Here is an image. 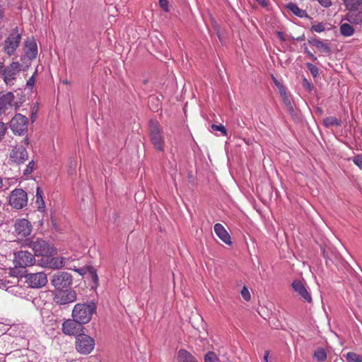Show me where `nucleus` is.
Segmentation results:
<instances>
[{
  "instance_id": "obj_11",
  "label": "nucleus",
  "mask_w": 362,
  "mask_h": 362,
  "mask_svg": "<svg viewBox=\"0 0 362 362\" xmlns=\"http://www.w3.org/2000/svg\"><path fill=\"white\" fill-rule=\"evenodd\" d=\"M33 226L26 218H20L14 223V233L18 238H24L31 234Z\"/></svg>"
},
{
  "instance_id": "obj_13",
  "label": "nucleus",
  "mask_w": 362,
  "mask_h": 362,
  "mask_svg": "<svg viewBox=\"0 0 362 362\" xmlns=\"http://www.w3.org/2000/svg\"><path fill=\"white\" fill-rule=\"evenodd\" d=\"M25 277V282L31 288H41L47 283V275L44 272L27 274Z\"/></svg>"
},
{
  "instance_id": "obj_19",
  "label": "nucleus",
  "mask_w": 362,
  "mask_h": 362,
  "mask_svg": "<svg viewBox=\"0 0 362 362\" xmlns=\"http://www.w3.org/2000/svg\"><path fill=\"white\" fill-rule=\"evenodd\" d=\"M25 56L29 60H33L37 55V46L33 38H28L25 42Z\"/></svg>"
},
{
  "instance_id": "obj_46",
  "label": "nucleus",
  "mask_w": 362,
  "mask_h": 362,
  "mask_svg": "<svg viewBox=\"0 0 362 362\" xmlns=\"http://www.w3.org/2000/svg\"><path fill=\"white\" fill-rule=\"evenodd\" d=\"M303 85L305 88H311V84L310 83L308 82V81L307 79H304L303 80Z\"/></svg>"
},
{
  "instance_id": "obj_16",
  "label": "nucleus",
  "mask_w": 362,
  "mask_h": 362,
  "mask_svg": "<svg viewBox=\"0 0 362 362\" xmlns=\"http://www.w3.org/2000/svg\"><path fill=\"white\" fill-rule=\"evenodd\" d=\"M76 300V293L73 290L57 291L54 301L59 305H66L74 302Z\"/></svg>"
},
{
  "instance_id": "obj_28",
  "label": "nucleus",
  "mask_w": 362,
  "mask_h": 362,
  "mask_svg": "<svg viewBox=\"0 0 362 362\" xmlns=\"http://www.w3.org/2000/svg\"><path fill=\"white\" fill-rule=\"evenodd\" d=\"M42 191L40 187L37 188L36 191V204L37 205V208L41 210L45 208V204L42 198Z\"/></svg>"
},
{
  "instance_id": "obj_33",
  "label": "nucleus",
  "mask_w": 362,
  "mask_h": 362,
  "mask_svg": "<svg viewBox=\"0 0 362 362\" xmlns=\"http://www.w3.org/2000/svg\"><path fill=\"white\" fill-rule=\"evenodd\" d=\"M240 293H241L243 298L245 300L249 301L251 299L250 293L246 286H243V288L241 290Z\"/></svg>"
},
{
  "instance_id": "obj_18",
  "label": "nucleus",
  "mask_w": 362,
  "mask_h": 362,
  "mask_svg": "<svg viewBox=\"0 0 362 362\" xmlns=\"http://www.w3.org/2000/svg\"><path fill=\"white\" fill-rule=\"evenodd\" d=\"M28 158V152L23 146H16L10 153L11 160L18 165L23 163Z\"/></svg>"
},
{
  "instance_id": "obj_25",
  "label": "nucleus",
  "mask_w": 362,
  "mask_h": 362,
  "mask_svg": "<svg viewBox=\"0 0 362 362\" xmlns=\"http://www.w3.org/2000/svg\"><path fill=\"white\" fill-rule=\"evenodd\" d=\"M64 265V258L52 257L47 263V266L52 269H59Z\"/></svg>"
},
{
  "instance_id": "obj_44",
  "label": "nucleus",
  "mask_w": 362,
  "mask_h": 362,
  "mask_svg": "<svg viewBox=\"0 0 362 362\" xmlns=\"http://www.w3.org/2000/svg\"><path fill=\"white\" fill-rule=\"evenodd\" d=\"M305 52L308 54V56L313 60V61H316L317 60V57L313 54L311 53L308 49V48H305Z\"/></svg>"
},
{
  "instance_id": "obj_4",
  "label": "nucleus",
  "mask_w": 362,
  "mask_h": 362,
  "mask_svg": "<svg viewBox=\"0 0 362 362\" xmlns=\"http://www.w3.org/2000/svg\"><path fill=\"white\" fill-rule=\"evenodd\" d=\"M346 9L349 11L348 21L359 24L362 22V0H343Z\"/></svg>"
},
{
  "instance_id": "obj_20",
  "label": "nucleus",
  "mask_w": 362,
  "mask_h": 362,
  "mask_svg": "<svg viewBox=\"0 0 362 362\" xmlns=\"http://www.w3.org/2000/svg\"><path fill=\"white\" fill-rule=\"evenodd\" d=\"M214 232L216 235L226 245L231 244L230 236L221 223H216L214 225Z\"/></svg>"
},
{
  "instance_id": "obj_38",
  "label": "nucleus",
  "mask_w": 362,
  "mask_h": 362,
  "mask_svg": "<svg viewBox=\"0 0 362 362\" xmlns=\"http://www.w3.org/2000/svg\"><path fill=\"white\" fill-rule=\"evenodd\" d=\"M34 165H35V163H34L33 160L30 161L26 167V169L25 170L24 174L28 175V174L31 173L32 171L33 170Z\"/></svg>"
},
{
  "instance_id": "obj_37",
  "label": "nucleus",
  "mask_w": 362,
  "mask_h": 362,
  "mask_svg": "<svg viewBox=\"0 0 362 362\" xmlns=\"http://www.w3.org/2000/svg\"><path fill=\"white\" fill-rule=\"evenodd\" d=\"M169 1L168 0H159L160 6L163 8V10L165 12L169 11L168 6Z\"/></svg>"
},
{
  "instance_id": "obj_42",
  "label": "nucleus",
  "mask_w": 362,
  "mask_h": 362,
  "mask_svg": "<svg viewBox=\"0 0 362 362\" xmlns=\"http://www.w3.org/2000/svg\"><path fill=\"white\" fill-rule=\"evenodd\" d=\"M148 103H155L157 105V106L159 104V100L158 98V97L155 96V95H151L149 97V100H148Z\"/></svg>"
},
{
  "instance_id": "obj_27",
  "label": "nucleus",
  "mask_w": 362,
  "mask_h": 362,
  "mask_svg": "<svg viewBox=\"0 0 362 362\" xmlns=\"http://www.w3.org/2000/svg\"><path fill=\"white\" fill-rule=\"evenodd\" d=\"M344 356L347 362H362V356L355 352H348Z\"/></svg>"
},
{
  "instance_id": "obj_39",
  "label": "nucleus",
  "mask_w": 362,
  "mask_h": 362,
  "mask_svg": "<svg viewBox=\"0 0 362 362\" xmlns=\"http://www.w3.org/2000/svg\"><path fill=\"white\" fill-rule=\"evenodd\" d=\"M318 3L323 7L329 8L332 5V0H317Z\"/></svg>"
},
{
  "instance_id": "obj_23",
  "label": "nucleus",
  "mask_w": 362,
  "mask_h": 362,
  "mask_svg": "<svg viewBox=\"0 0 362 362\" xmlns=\"http://www.w3.org/2000/svg\"><path fill=\"white\" fill-rule=\"evenodd\" d=\"M290 11H291L295 16L299 18H307L308 17V13L305 10L300 8L297 4L290 2L286 6Z\"/></svg>"
},
{
  "instance_id": "obj_53",
  "label": "nucleus",
  "mask_w": 362,
  "mask_h": 362,
  "mask_svg": "<svg viewBox=\"0 0 362 362\" xmlns=\"http://www.w3.org/2000/svg\"><path fill=\"white\" fill-rule=\"evenodd\" d=\"M273 81L277 86H279L281 84L275 77H273Z\"/></svg>"
},
{
  "instance_id": "obj_30",
  "label": "nucleus",
  "mask_w": 362,
  "mask_h": 362,
  "mask_svg": "<svg viewBox=\"0 0 362 362\" xmlns=\"http://www.w3.org/2000/svg\"><path fill=\"white\" fill-rule=\"evenodd\" d=\"M211 132L218 131L222 136H227L228 132L226 127L222 124H213L211 126Z\"/></svg>"
},
{
  "instance_id": "obj_57",
  "label": "nucleus",
  "mask_w": 362,
  "mask_h": 362,
  "mask_svg": "<svg viewBox=\"0 0 362 362\" xmlns=\"http://www.w3.org/2000/svg\"><path fill=\"white\" fill-rule=\"evenodd\" d=\"M4 286H5L4 283H3V282L0 280V288L4 287Z\"/></svg>"
},
{
  "instance_id": "obj_6",
  "label": "nucleus",
  "mask_w": 362,
  "mask_h": 362,
  "mask_svg": "<svg viewBox=\"0 0 362 362\" xmlns=\"http://www.w3.org/2000/svg\"><path fill=\"white\" fill-rule=\"evenodd\" d=\"M95 347V340L91 337L79 334L76 339V349L81 354H90Z\"/></svg>"
},
{
  "instance_id": "obj_41",
  "label": "nucleus",
  "mask_w": 362,
  "mask_h": 362,
  "mask_svg": "<svg viewBox=\"0 0 362 362\" xmlns=\"http://www.w3.org/2000/svg\"><path fill=\"white\" fill-rule=\"evenodd\" d=\"M6 129V125L3 122H0V140H1L2 137L4 136Z\"/></svg>"
},
{
  "instance_id": "obj_34",
  "label": "nucleus",
  "mask_w": 362,
  "mask_h": 362,
  "mask_svg": "<svg viewBox=\"0 0 362 362\" xmlns=\"http://www.w3.org/2000/svg\"><path fill=\"white\" fill-rule=\"evenodd\" d=\"M325 30V25L322 23H319L317 24L313 25L311 27V30L315 31L316 33H321Z\"/></svg>"
},
{
  "instance_id": "obj_8",
  "label": "nucleus",
  "mask_w": 362,
  "mask_h": 362,
  "mask_svg": "<svg viewBox=\"0 0 362 362\" xmlns=\"http://www.w3.org/2000/svg\"><path fill=\"white\" fill-rule=\"evenodd\" d=\"M28 119L24 115H14L10 122L11 129L15 134L23 135L28 131Z\"/></svg>"
},
{
  "instance_id": "obj_49",
  "label": "nucleus",
  "mask_w": 362,
  "mask_h": 362,
  "mask_svg": "<svg viewBox=\"0 0 362 362\" xmlns=\"http://www.w3.org/2000/svg\"><path fill=\"white\" fill-rule=\"evenodd\" d=\"M37 110H38V104L36 103L33 107L32 113L36 112Z\"/></svg>"
},
{
  "instance_id": "obj_48",
  "label": "nucleus",
  "mask_w": 362,
  "mask_h": 362,
  "mask_svg": "<svg viewBox=\"0 0 362 362\" xmlns=\"http://www.w3.org/2000/svg\"><path fill=\"white\" fill-rule=\"evenodd\" d=\"M4 16V10L3 7L0 5V19L3 18Z\"/></svg>"
},
{
  "instance_id": "obj_5",
  "label": "nucleus",
  "mask_w": 362,
  "mask_h": 362,
  "mask_svg": "<svg viewBox=\"0 0 362 362\" xmlns=\"http://www.w3.org/2000/svg\"><path fill=\"white\" fill-rule=\"evenodd\" d=\"M21 40V33H19L18 27L13 28L9 35L4 40V50L8 56L13 55L19 47Z\"/></svg>"
},
{
  "instance_id": "obj_36",
  "label": "nucleus",
  "mask_w": 362,
  "mask_h": 362,
  "mask_svg": "<svg viewBox=\"0 0 362 362\" xmlns=\"http://www.w3.org/2000/svg\"><path fill=\"white\" fill-rule=\"evenodd\" d=\"M88 271H89V274L91 277V279L93 280V281H94L95 284H97L98 281V277L95 269L93 267H90L88 268Z\"/></svg>"
},
{
  "instance_id": "obj_10",
  "label": "nucleus",
  "mask_w": 362,
  "mask_h": 362,
  "mask_svg": "<svg viewBox=\"0 0 362 362\" xmlns=\"http://www.w3.org/2000/svg\"><path fill=\"white\" fill-rule=\"evenodd\" d=\"M35 262V258L30 252L21 250L14 253V263L16 267L25 268L32 266Z\"/></svg>"
},
{
  "instance_id": "obj_12",
  "label": "nucleus",
  "mask_w": 362,
  "mask_h": 362,
  "mask_svg": "<svg viewBox=\"0 0 362 362\" xmlns=\"http://www.w3.org/2000/svg\"><path fill=\"white\" fill-rule=\"evenodd\" d=\"M21 105V103L14 101V95L11 92L0 95V112L6 110L16 112Z\"/></svg>"
},
{
  "instance_id": "obj_43",
  "label": "nucleus",
  "mask_w": 362,
  "mask_h": 362,
  "mask_svg": "<svg viewBox=\"0 0 362 362\" xmlns=\"http://www.w3.org/2000/svg\"><path fill=\"white\" fill-rule=\"evenodd\" d=\"M259 5H260L262 7H267L268 6V3L269 0H255Z\"/></svg>"
},
{
  "instance_id": "obj_32",
  "label": "nucleus",
  "mask_w": 362,
  "mask_h": 362,
  "mask_svg": "<svg viewBox=\"0 0 362 362\" xmlns=\"http://www.w3.org/2000/svg\"><path fill=\"white\" fill-rule=\"evenodd\" d=\"M205 362H218L216 355L214 352H209L205 356Z\"/></svg>"
},
{
  "instance_id": "obj_52",
  "label": "nucleus",
  "mask_w": 362,
  "mask_h": 362,
  "mask_svg": "<svg viewBox=\"0 0 362 362\" xmlns=\"http://www.w3.org/2000/svg\"><path fill=\"white\" fill-rule=\"evenodd\" d=\"M157 107L158 106L156 105V107H151V105H149V107H151V111L153 112H156L158 111V109L157 108Z\"/></svg>"
},
{
  "instance_id": "obj_58",
  "label": "nucleus",
  "mask_w": 362,
  "mask_h": 362,
  "mask_svg": "<svg viewBox=\"0 0 362 362\" xmlns=\"http://www.w3.org/2000/svg\"><path fill=\"white\" fill-rule=\"evenodd\" d=\"M2 181V178L0 177V188H1L3 185Z\"/></svg>"
},
{
  "instance_id": "obj_56",
  "label": "nucleus",
  "mask_w": 362,
  "mask_h": 362,
  "mask_svg": "<svg viewBox=\"0 0 362 362\" xmlns=\"http://www.w3.org/2000/svg\"><path fill=\"white\" fill-rule=\"evenodd\" d=\"M3 63L0 62V73L2 72V69H3Z\"/></svg>"
},
{
  "instance_id": "obj_29",
  "label": "nucleus",
  "mask_w": 362,
  "mask_h": 362,
  "mask_svg": "<svg viewBox=\"0 0 362 362\" xmlns=\"http://www.w3.org/2000/svg\"><path fill=\"white\" fill-rule=\"evenodd\" d=\"M314 358L318 361H324L327 358V353L322 348H318L314 352Z\"/></svg>"
},
{
  "instance_id": "obj_60",
  "label": "nucleus",
  "mask_w": 362,
  "mask_h": 362,
  "mask_svg": "<svg viewBox=\"0 0 362 362\" xmlns=\"http://www.w3.org/2000/svg\"><path fill=\"white\" fill-rule=\"evenodd\" d=\"M36 115H33V114H31V116H32V119H33V122L34 121V119H35V117L33 118V116H35Z\"/></svg>"
},
{
  "instance_id": "obj_26",
  "label": "nucleus",
  "mask_w": 362,
  "mask_h": 362,
  "mask_svg": "<svg viewBox=\"0 0 362 362\" xmlns=\"http://www.w3.org/2000/svg\"><path fill=\"white\" fill-rule=\"evenodd\" d=\"M340 32L342 35L349 37L354 34V30L349 23H342L340 26Z\"/></svg>"
},
{
  "instance_id": "obj_17",
  "label": "nucleus",
  "mask_w": 362,
  "mask_h": 362,
  "mask_svg": "<svg viewBox=\"0 0 362 362\" xmlns=\"http://www.w3.org/2000/svg\"><path fill=\"white\" fill-rule=\"evenodd\" d=\"M291 286L293 291L298 293L304 302L312 303V296L301 281L298 279L294 280L291 284Z\"/></svg>"
},
{
  "instance_id": "obj_21",
  "label": "nucleus",
  "mask_w": 362,
  "mask_h": 362,
  "mask_svg": "<svg viewBox=\"0 0 362 362\" xmlns=\"http://www.w3.org/2000/svg\"><path fill=\"white\" fill-rule=\"evenodd\" d=\"M177 362H197L196 358L185 349H180L177 356Z\"/></svg>"
},
{
  "instance_id": "obj_45",
  "label": "nucleus",
  "mask_w": 362,
  "mask_h": 362,
  "mask_svg": "<svg viewBox=\"0 0 362 362\" xmlns=\"http://www.w3.org/2000/svg\"><path fill=\"white\" fill-rule=\"evenodd\" d=\"M276 35L281 41H286V38L284 37V35L282 32L278 31L276 33Z\"/></svg>"
},
{
  "instance_id": "obj_1",
  "label": "nucleus",
  "mask_w": 362,
  "mask_h": 362,
  "mask_svg": "<svg viewBox=\"0 0 362 362\" xmlns=\"http://www.w3.org/2000/svg\"><path fill=\"white\" fill-rule=\"evenodd\" d=\"M23 245L31 248L35 256L49 257L56 253V249L52 243L40 238L26 239Z\"/></svg>"
},
{
  "instance_id": "obj_24",
  "label": "nucleus",
  "mask_w": 362,
  "mask_h": 362,
  "mask_svg": "<svg viewBox=\"0 0 362 362\" xmlns=\"http://www.w3.org/2000/svg\"><path fill=\"white\" fill-rule=\"evenodd\" d=\"M323 124L327 128H332L334 127H339L341 124V120L334 116L327 117L323 119Z\"/></svg>"
},
{
  "instance_id": "obj_54",
  "label": "nucleus",
  "mask_w": 362,
  "mask_h": 362,
  "mask_svg": "<svg viewBox=\"0 0 362 362\" xmlns=\"http://www.w3.org/2000/svg\"><path fill=\"white\" fill-rule=\"evenodd\" d=\"M71 166L75 167L76 165V160H71Z\"/></svg>"
},
{
  "instance_id": "obj_59",
  "label": "nucleus",
  "mask_w": 362,
  "mask_h": 362,
  "mask_svg": "<svg viewBox=\"0 0 362 362\" xmlns=\"http://www.w3.org/2000/svg\"><path fill=\"white\" fill-rule=\"evenodd\" d=\"M184 112H185V113H186L187 112V105L184 107Z\"/></svg>"
},
{
  "instance_id": "obj_51",
  "label": "nucleus",
  "mask_w": 362,
  "mask_h": 362,
  "mask_svg": "<svg viewBox=\"0 0 362 362\" xmlns=\"http://www.w3.org/2000/svg\"><path fill=\"white\" fill-rule=\"evenodd\" d=\"M295 40H297V41H303V40H305V35H301V36H300V37H297V38H296Z\"/></svg>"
},
{
  "instance_id": "obj_2",
  "label": "nucleus",
  "mask_w": 362,
  "mask_h": 362,
  "mask_svg": "<svg viewBox=\"0 0 362 362\" xmlns=\"http://www.w3.org/2000/svg\"><path fill=\"white\" fill-rule=\"evenodd\" d=\"M148 135L154 148L160 152L164 151L165 138L163 128L156 120L151 119L148 122Z\"/></svg>"
},
{
  "instance_id": "obj_15",
  "label": "nucleus",
  "mask_w": 362,
  "mask_h": 362,
  "mask_svg": "<svg viewBox=\"0 0 362 362\" xmlns=\"http://www.w3.org/2000/svg\"><path fill=\"white\" fill-rule=\"evenodd\" d=\"M83 328V325L74 318L69 319L62 324V331L66 335H78Z\"/></svg>"
},
{
  "instance_id": "obj_47",
  "label": "nucleus",
  "mask_w": 362,
  "mask_h": 362,
  "mask_svg": "<svg viewBox=\"0 0 362 362\" xmlns=\"http://www.w3.org/2000/svg\"><path fill=\"white\" fill-rule=\"evenodd\" d=\"M279 89V91L281 93V94H285L286 93V91H285V89H284V87L280 84L279 86H277Z\"/></svg>"
},
{
  "instance_id": "obj_35",
  "label": "nucleus",
  "mask_w": 362,
  "mask_h": 362,
  "mask_svg": "<svg viewBox=\"0 0 362 362\" xmlns=\"http://www.w3.org/2000/svg\"><path fill=\"white\" fill-rule=\"evenodd\" d=\"M352 160L356 166H358L361 170H362V153L358 154L356 156H354Z\"/></svg>"
},
{
  "instance_id": "obj_7",
  "label": "nucleus",
  "mask_w": 362,
  "mask_h": 362,
  "mask_svg": "<svg viewBox=\"0 0 362 362\" xmlns=\"http://www.w3.org/2000/svg\"><path fill=\"white\" fill-rule=\"evenodd\" d=\"M9 204L16 209H21L28 204V195L23 189H13L9 196Z\"/></svg>"
},
{
  "instance_id": "obj_9",
  "label": "nucleus",
  "mask_w": 362,
  "mask_h": 362,
  "mask_svg": "<svg viewBox=\"0 0 362 362\" xmlns=\"http://www.w3.org/2000/svg\"><path fill=\"white\" fill-rule=\"evenodd\" d=\"M72 276L69 272H57L52 276V284L57 290H64L72 284Z\"/></svg>"
},
{
  "instance_id": "obj_14",
  "label": "nucleus",
  "mask_w": 362,
  "mask_h": 362,
  "mask_svg": "<svg viewBox=\"0 0 362 362\" xmlns=\"http://www.w3.org/2000/svg\"><path fill=\"white\" fill-rule=\"evenodd\" d=\"M21 69V65L18 62H13L5 68L3 73L4 81L7 86H12L17 74Z\"/></svg>"
},
{
  "instance_id": "obj_55",
  "label": "nucleus",
  "mask_w": 362,
  "mask_h": 362,
  "mask_svg": "<svg viewBox=\"0 0 362 362\" xmlns=\"http://www.w3.org/2000/svg\"><path fill=\"white\" fill-rule=\"evenodd\" d=\"M24 142H25V144H28V143H29V139H28V137H25V138L24 139Z\"/></svg>"
},
{
  "instance_id": "obj_22",
  "label": "nucleus",
  "mask_w": 362,
  "mask_h": 362,
  "mask_svg": "<svg viewBox=\"0 0 362 362\" xmlns=\"http://www.w3.org/2000/svg\"><path fill=\"white\" fill-rule=\"evenodd\" d=\"M309 44L316 47L319 50L325 54H329L331 49L329 46L317 38H312L308 40Z\"/></svg>"
},
{
  "instance_id": "obj_3",
  "label": "nucleus",
  "mask_w": 362,
  "mask_h": 362,
  "mask_svg": "<svg viewBox=\"0 0 362 362\" xmlns=\"http://www.w3.org/2000/svg\"><path fill=\"white\" fill-rule=\"evenodd\" d=\"M96 310V305L91 302L88 304L78 303L72 310V317L76 319L83 325L89 322L93 314Z\"/></svg>"
},
{
  "instance_id": "obj_31",
  "label": "nucleus",
  "mask_w": 362,
  "mask_h": 362,
  "mask_svg": "<svg viewBox=\"0 0 362 362\" xmlns=\"http://www.w3.org/2000/svg\"><path fill=\"white\" fill-rule=\"evenodd\" d=\"M306 66L313 77H317L318 76L319 69L315 65L311 63H306Z\"/></svg>"
},
{
  "instance_id": "obj_40",
  "label": "nucleus",
  "mask_w": 362,
  "mask_h": 362,
  "mask_svg": "<svg viewBox=\"0 0 362 362\" xmlns=\"http://www.w3.org/2000/svg\"><path fill=\"white\" fill-rule=\"evenodd\" d=\"M37 74V71H35L34 73V74L29 78V80L27 81V86L32 88L33 86H34L35 84V75Z\"/></svg>"
},
{
  "instance_id": "obj_50",
  "label": "nucleus",
  "mask_w": 362,
  "mask_h": 362,
  "mask_svg": "<svg viewBox=\"0 0 362 362\" xmlns=\"http://www.w3.org/2000/svg\"><path fill=\"white\" fill-rule=\"evenodd\" d=\"M269 354V351H266L264 353V360L265 361V362L268 361Z\"/></svg>"
}]
</instances>
